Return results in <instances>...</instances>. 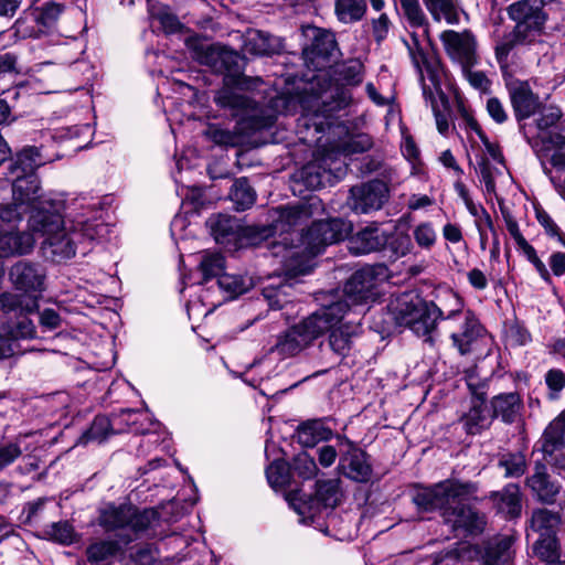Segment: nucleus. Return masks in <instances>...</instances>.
<instances>
[{
    "label": "nucleus",
    "mask_w": 565,
    "mask_h": 565,
    "mask_svg": "<svg viewBox=\"0 0 565 565\" xmlns=\"http://www.w3.org/2000/svg\"><path fill=\"white\" fill-rule=\"evenodd\" d=\"M131 557L136 565H152L158 557V551L151 545H143L137 547Z\"/></svg>",
    "instance_id": "nucleus-64"
},
{
    "label": "nucleus",
    "mask_w": 565,
    "mask_h": 565,
    "mask_svg": "<svg viewBox=\"0 0 565 565\" xmlns=\"http://www.w3.org/2000/svg\"><path fill=\"white\" fill-rule=\"evenodd\" d=\"M217 285L230 298H234L246 292L253 281L248 276L222 274L217 279Z\"/></svg>",
    "instance_id": "nucleus-46"
},
{
    "label": "nucleus",
    "mask_w": 565,
    "mask_h": 565,
    "mask_svg": "<svg viewBox=\"0 0 565 565\" xmlns=\"http://www.w3.org/2000/svg\"><path fill=\"white\" fill-rule=\"evenodd\" d=\"M352 100L351 93L345 88L335 87L330 96L321 99L322 108L319 109L322 117L328 118L332 111L347 107Z\"/></svg>",
    "instance_id": "nucleus-48"
},
{
    "label": "nucleus",
    "mask_w": 565,
    "mask_h": 565,
    "mask_svg": "<svg viewBox=\"0 0 565 565\" xmlns=\"http://www.w3.org/2000/svg\"><path fill=\"white\" fill-rule=\"evenodd\" d=\"M445 313L433 301H427L419 296L405 294L397 299L395 319L399 326L409 328L414 333L426 337V342L434 343L431 333L436 330Z\"/></svg>",
    "instance_id": "nucleus-6"
},
{
    "label": "nucleus",
    "mask_w": 565,
    "mask_h": 565,
    "mask_svg": "<svg viewBox=\"0 0 565 565\" xmlns=\"http://www.w3.org/2000/svg\"><path fill=\"white\" fill-rule=\"evenodd\" d=\"M231 199L237 210L244 211L254 204L256 194L248 181L241 178L234 182L231 189Z\"/></svg>",
    "instance_id": "nucleus-47"
},
{
    "label": "nucleus",
    "mask_w": 565,
    "mask_h": 565,
    "mask_svg": "<svg viewBox=\"0 0 565 565\" xmlns=\"http://www.w3.org/2000/svg\"><path fill=\"white\" fill-rule=\"evenodd\" d=\"M544 172L554 182L551 169L547 163L556 170L565 169V137L559 134L548 135L542 138V147L537 151Z\"/></svg>",
    "instance_id": "nucleus-24"
},
{
    "label": "nucleus",
    "mask_w": 565,
    "mask_h": 565,
    "mask_svg": "<svg viewBox=\"0 0 565 565\" xmlns=\"http://www.w3.org/2000/svg\"><path fill=\"white\" fill-rule=\"evenodd\" d=\"M534 41L530 38L523 39L522 35L518 33V30L513 29L511 32L507 33L500 41L497 42L494 47L495 58L501 66L508 65V57L512 50L519 45H527L533 43Z\"/></svg>",
    "instance_id": "nucleus-44"
},
{
    "label": "nucleus",
    "mask_w": 565,
    "mask_h": 565,
    "mask_svg": "<svg viewBox=\"0 0 565 565\" xmlns=\"http://www.w3.org/2000/svg\"><path fill=\"white\" fill-rule=\"evenodd\" d=\"M388 243V233L379 226L371 225L359 231L349 241V249L355 255L377 252Z\"/></svg>",
    "instance_id": "nucleus-25"
},
{
    "label": "nucleus",
    "mask_w": 565,
    "mask_h": 565,
    "mask_svg": "<svg viewBox=\"0 0 565 565\" xmlns=\"http://www.w3.org/2000/svg\"><path fill=\"white\" fill-rule=\"evenodd\" d=\"M402 10L412 26H423L425 14L418 0H401Z\"/></svg>",
    "instance_id": "nucleus-61"
},
{
    "label": "nucleus",
    "mask_w": 565,
    "mask_h": 565,
    "mask_svg": "<svg viewBox=\"0 0 565 565\" xmlns=\"http://www.w3.org/2000/svg\"><path fill=\"white\" fill-rule=\"evenodd\" d=\"M413 235L416 244L424 249H430L437 241V234L428 222L415 226Z\"/></svg>",
    "instance_id": "nucleus-59"
},
{
    "label": "nucleus",
    "mask_w": 565,
    "mask_h": 565,
    "mask_svg": "<svg viewBox=\"0 0 565 565\" xmlns=\"http://www.w3.org/2000/svg\"><path fill=\"white\" fill-rule=\"evenodd\" d=\"M347 311L348 305L343 301H337L315 311L297 326L308 341L312 343L313 340L337 326Z\"/></svg>",
    "instance_id": "nucleus-16"
},
{
    "label": "nucleus",
    "mask_w": 565,
    "mask_h": 565,
    "mask_svg": "<svg viewBox=\"0 0 565 565\" xmlns=\"http://www.w3.org/2000/svg\"><path fill=\"white\" fill-rule=\"evenodd\" d=\"M467 385L472 394L471 406L459 420L467 434L477 435L490 427L492 417L486 406V385L476 384L472 377H468Z\"/></svg>",
    "instance_id": "nucleus-19"
},
{
    "label": "nucleus",
    "mask_w": 565,
    "mask_h": 565,
    "mask_svg": "<svg viewBox=\"0 0 565 565\" xmlns=\"http://www.w3.org/2000/svg\"><path fill=\"white\" fill-rule=\"evenodd\" d=\"M291 470L300 478L307 480L313 478L318 469L313 457L308 452L302 451L295 456L291 463Z\"/></svg>",
    "instance_id": "nucleus-57"
},
{
    "label": "nucleus",
    "mask_w": 565,
    "mask_h": 565,
    "mask_svg": "<svg viewBox=\"0 0 565 565\" xmlns=\"http://www.w3.org/2000/svg\"><path fill=\"white\" fill-rule=\"evenodd\" d=\"M13 209H23V212L30 211V215L39 210H61L63 199H53L41 192L40 181L35 173L28 175L17 174L12 177Z\"/></svg>",
    "instance_id": "nucleus-10"
},
{
    "label": "nucleus",
    "mask_w": 565,
    "mask_h": 565,
    "mask_svg": "<svg viewBox=\"0 0 565 565\" xmlns=\"http://www.w3.org/2000/svg\"><path fill=\"white\" fill-rule=\"evenodd\" d=\"M527 486L545 503H553L559 493V486L550 481L545 467L536 465L534 473L527 478Z\"/></svg>",
    "instance_id": "nucleus-31"
},
{
    "label": "nucleus",
    "mask_w": 565,
    "mask_h": 565,
    "mask_svg": "<svg viewBox=\"0 0 565 565\" xmlns=\"http://www.w3.org/2000/svg\"><path fill=\"white\" fill-rule=\"evenodd\" d=\"M533 551L546 564L559 559V544L556 535L540 536L533 546Z\"/></svg>",
    "instance_id": "nucleus-51"
},
{
    "label": "nucleus",
    "mask_w": 565,
    "mask_h": 565,
    "mask_svg": "<svg viewBox=\"0 0 565 565\" xmlns=\"http://www.w3.org/2000/svg\"><path fill=\"white\" fill-rule=\"evenodd\" d=\"M159 519V513L154 509H145L138 511L132 507V515L129 521V529L134 532H142L153 526Z\"/></svg>",
    "instance_id": "nucleus-55"
},
{
    "label": "nucleus",
    "mask_w": 565,
    "mask_h": 565,
    "mask_svg": "<svg viewBox=\"0 0 565 565\" xmlns=\"http://www.w3.org/2000/svg\"><path fill=\"white\" fill-rule=\"evenodd\" d=\"M85 198L64 201L61 210H39L30 215L28 228L42 238L40 252L52 263H63L76 255L79 244L95 239L100 232L96 223L100 213Z\"/></svg>",
    "instance_id": "nucleus-2"
},
{
    "label": "nucleus",
    "mask_w": 565,
    "mask_h": 565,
    "mask_svg": "<svg viewBox=\"0 0 565 565\" xmlns=\"http://www.w3.org/2000/svg\"><path fill=\"white\" fill-rule=\"evenodd\" d=\"M436 21L445 20L449 24L459 21V14L452 0H423Z\"/></svg>",
    "instance_id": "nucleus-45"
},
{
    "label": "nucleus",
    "mask_w": 565,
    "mask_h": 565,
    "mask_svg": "<svg viewBox=\"0 0 565 565\" xmlns=\"http://www.w3.org/2000/svg\"><path fill=\"white\" fill-rule=\"evenodd\" d=\"M361 331V327L356 322L342 320L330 329L329 343L331 349L341 355H345L351 349L352 340Z\"/></svg>",
    "instance_id": "nucleus-28"
},
{
    "label": "nucleus",
    "mask_w": 565,
    "mask_h": 565,
    "mask_svg": "<svg viewBox=\"0 0 565 565\" xmlns=\"http://www.w3.org/2000/svg\"><path fill=\"white\" fill-rule=\"evenodd\" d=\"M379 270L382 267L365 266L352 274L344 286L342 300L348 305H360L373 300L376 296L375 288L379 280Z\"/></svg>",
    "instance_id": "nucleus-17"
},
{
    "label": "nucleus",
    "mask_w": 565,
    "mask_h": 565,
    "mask_svg": "<svg viewBox=\"0 0 565 565\" xmlns=\"http://www.w3.org/2000/svg\"><path fill=\"white\" fill-rule=\"evenodd\" d=\"M45 160L35 147L24 148L18 153L14 162L10 166L11 177L28 175L34 173L35 169L44 164Z\"/></svg>",
    "instance_id": "nucleus-36"
},
{
    "label": "nucleus",
    "mask_w": 565,
    "mask_h": 565,
    "mask_svg": "<svg viewBox=\"0 0 565 565\" xmlns=\"http://www.w3.org/2000/svg\"><path fill=\"white\" fill-rule=\"evenodd\" d=\"M290 469L282 460L274 461L267 469L266 476L269 484L275 489H280L289 483Z\"/></svg>",
    "instance_id": "nucleus-56"
},
{
    "label": "nucleus",
    "mask_w": 565,
    "mask_h": 565,
    "mask_svg": "<svg viewBox=\"0 0 565 565\" xmlns=\"http://www.w3.org/2000/svg\"><path fill=\"white\" fill-rule=\"evenodd\" d=\"M63 11V6L55 2H47L44 3L41 7H34L31 10V15L33 18V22L35 23L36 30L26 31L21 30V22L20 20L17 22L19 25V31L23 32L24 35L31 36V38H39L42 34H45L49 30H51L60 14Z\"/></svg>",
    "instance_id": "nucleus-26"
},
{
    "label": "nucleus",
    "mask_w": 565,
    "mask_h": 565,
    "mask_svg": "<svg viewBox=\"0 0 565 565\" xmlns=\"http://www.w3.org/2000/svg\"><path fill=\"white\" fill-rule=\"evenodd\" d=\"M310 344L296 324L278 338L274 351L282 358H288L297 355Z\"/></svg>",
    "instance_id": "nucleus-32"
},
{
    "label": "nucleus",
    "mask_w": 565,
    "mask_h": 565,
    "mask_svg": "<svg viewBox=\"0 0 565 565\" xmlns=\"http://www.w3.org/2000/svg\"><path fill=\"white\" fill-rule=\"evenodd\" d=\"M22 211H17L11 205H0V256L23 255L30 253L35 245V234L19 232L18 223L21 221Z\"/></svg>",
    "instance_id": "nucleus-11"
},
{
    "label": "nucleus",
    "mask_w": 565,
    "mask_h": 565,
    "mask_svg": "<svg viewBox=\"0 0 565 565\" xmlns=\"http://www.w3.org/2000/svg\"><path fill=\"white\" fill-rule=\"evenodd\" d=\"M451 297L455 300L457 308L450 310L445 316V320H450L456 317L461 319L460 330L451 334L454 345L458 349L461 355H483V348L487 347L489 342L484 329L471 311H462V305L459 298L454 295Z\"/></svg>",
    "instance_id": "nucleus-9"
},
{
    "label": "nucleus",
    "mask_w": 565,
    "mask_h": 565,
    "mask_svg": "<svg viewBox=\"0 0 565 565\" xmlns=\"http://www.w3.org/2000/svg\"><path fill=\"white\" fill-rule=\"evenodd\" d=\"M302 34L307 41L302 52L306 62L317 70L323 67L338 50L334 34L312 25L302 28Z\"/></svg>",
    "instance_id": "nucleus-14"
},
{
    "label": "nucleus",
    "mask_w": 565,
    "mask_h": 565,
    "mask_svg": "<svg viewBox=\"0 0 565 565\" xmlns=\"http://www.w3.org/2000/svg\"><path fill=\"white\" fill-rule=\"evenodd\" d=\"M440 39L447 55L461 68L477 63L476 40L469 31L447 30L441 33Z\"/></svg>",
    "instance_id": "nucleus-20"
},
{
    "label": "nucleus",
    "mask_w": 565,
    "mask_h": 565,
    "mask_svg": "<svg viewBox=\"0 0 565 565\" xmlns=\"http://www.w3.org/2000/svg\"><path fill=\"white\" fill-rule=\"evenodd\" d=\"M493 416L501 417L505 423H514L522 409L521 396L515 392L503 393L491 401Z\"/></svg>",
    "instance_id": "nucleus-30"
},
{
    "label": "nucleus",
    "mask_w": 565,
    "mask_h": 565,
    "mask_svg": "<svg viewBox=\"0 0 565 565\" xmlns=\"http://www.w3.org/2000/svg\"><path fill=\"white\" fill-rule=\"evenodd\" d=\"M111 422L106 416H97L90 427L81 436L79 444L102 443L110 434Z\"/></svg>",
    "instance_id": "nucleus-50"
},
{
    "label": "nucleus",
    "mask_w": 565,
    "mask_h": 565,
    "mask_svg": "<svg viewBox=\"0 0 565 565\" xmlns=\"http://www.w3.org/2000/svg\"><path fill=\"white\" fill-rule=\"evenodd\" d=\"M245 51L254 55H270L276 53L279 47V41L262 31L248 33L245 40Z\"/></svg>",
    "instance_id": "nucleus-37"
},
{
    "label": "nucleus",
    "mask_w": 565,
    "mask_h": 565,
    "mask_svg": "<svg viewBox=\"0 0 565 565\" xmlns=\"http://www.w3.org/2000/svg\"><path fill=\"white\" fill-rule=\"evenodd\" d=\"M315 204L312 200L308 204L278 207L273 211V232L290 235V238L284 237L281 242L273 245V255L281 257V264L288 273H307L309 260L313 256L327 246L345 239L352 232L350 222L334 217L313 222L305 233H298L296 227L310 217V207Z\"/></svg>",
    "instance_id": "nucleus-1"
},
{
    "label": "nucleus",
    "mask_w": 565,
    "mask_h": 565,
    "mask_svg": "<svg viewBox=\"0 0 565 565\" xmlns=\"http://www.w3.org/2000/svg\"><path fill=\"white\" fill-rule=\"evenodd\" d=\"M545 384L548 388V397L555 399L565 387V373L559 369H551L546 372Z\"/></svg>",
    "instance_id": "nucleus-60"
},
{
    "label": "nucleus",
    "mask_w": 565,
    "mask_h": 565,
    "mask_svg": "<svg viewBox=\"0 0 565 565\" xmlns=\"http://www.w3.org/2000/svg\"><path fill=\"white\" fill-rule=\"evenodd\" d=\"M44 534L47 539L64 545L72 544L75 539L74 529L67 521H60L50 524L44 530Z\"/></svg>",
    "instance_id": "nucleus-54"
},
{
    "label": "nucleus",
    "mask_w": 565,
    "mask_h": 565,
    "mask_svg": "<svg viewBox=\"0 0 565 565\" xmlns=\"http://www.w3.org/2000/svg\"><path fill=\"white\" fill-rule=\"evenodd\" d=\"M316 498L327 508H334L341 498L340 481L330 479L317 482Z\"/></svg>",
    "instance_id": "nucleus-49"
},
{
    "label": "nucleus",
    "mask_w": 565,
    "mask_h": 565,
    "mask_svg": "<svg viewBox=\"0 0 565 565\" xmlns=\"http://www.w3.org/2000/svg\"><path fill=\"white\" fill-rule=\"evenodd\" d=\"M132 515V507L121 504L119 507L108 505L105 508L99 516V524L106 531H115L119 529L129 527V521Z\"/></svg>",
    "instance_id": "nucleus-35"
},
{
    "label": "nucleus",
    "mask_w": 565,
    "mask_h": 565,
    "mask_svg": "<svg viewBox=\"0 0 565 565\" xmlns=\"http://www.w3.org/2000/svg\"><path fill=\"white\" fill-rule=\"evenodd\" d=\"M199 268L203 276L202 281L218 278L224 269V257L218 253L206 252L202 255Z\"/></svg>",
    "instance_id": "nucleus-52"
},
{
    "label": "nucleus",
    "mask_w": 565,
    "mask_h": 565,
    "mask_svg": "<svg viewBox=\"0 0 565 565\" xmlns=\"http://www.w3.org/2000/svg\"><path fill=\"white\" fill-rule=\"evenodd\" d=\"M262 294L268 307L270 309L278 310L291 301L294 287L289 282H270L264 286Z\"/></svg>",
    "instance_id": "nucleus-39"
},
{
    "label": "nucleus",
    "mask_w": 565,
    "mask_h": 565,
    "mask_svg": "<svg viewBox=\"0 0 565 565\" xmlns=\"http://www.w3.org/2000/svg\"><path fill=\"white\" fill-rule=\"evenodd\" d=\"M343 166L339 152L324 151L301 169L300 177L308 188L316 190L340 178L344 173Z\"/></svg>",
    "instance_id": "nucleus-13"
},
{
    "label": "nucleus",
    "mask_w": 565,
    "mask_h": 565,
    "mask_svg": "<svg viewBox=\"0 0 565 565\" xmlns=\"http://www.w3.org/2000/svg\"><path fill=\"white\" fill-rule=\"evenodd\" d=\"M14 321L7 322L4 332L12 341L20 339H33L36 335L35 326L28 317L30 313H4Z\"/></svg>",
    "instance_id": "nucleus-40"
},
{
    "label": "nucleus",
    "mask_w": 565,
    "mask_h": 565,
    "mask_svg": "<svg viewBox=\"0 0 565 565\" xmlns=\"http://www.w3.org/2000/svg\"><path fill=\"white\" fill-rule=\"evenodd\" d=\"M340 79L349 86H356L363 81V64L353 60L343 64L339 70Z\"/></svg>",
    "instance_id": "nucleus-58"
},
{
    "label": "nucleus",
    "mask_w": 565,
    "mask_h": 565,
    "mask_svg": "<svg viewBox=\"0 0 565 565\" xmlns=\"http://www.w3.org/2000/svg\"><path fill=\"white\" fill-rule=\"evenodd\" d=\"M185 45L198 63L210 67L215 73L225 74L223 86L226 77H246L235 73L238 70L239 55L233 50L221 44H209L198 36L186 39Z\"/></svg>",
    "instance_id": "nucleus-8"
},
{
    "label": "nucleus",
    "mask_w": 565,
    "mask_h": 565,
    "mask_svg": "<svg viewBox=\"0 0 565 565\" xmlns=\"http://www.w3.org/2000/svg\"><path fill=\"white\" fill-rule=\"evenodd\" d=\"M118 550L119 545L115 541H98L87 547L86 555L90 563H98L117 554Z\"/></svg>",
    "instance_id": "nucleus-53"
},
{
    "label": "nucleus",
    "mask_w": 565,
    "mask_h": 565,
    "mask_svg": "<svg viewBox=\"0 0 565 565\" xmlns=\"http://www.w3.org/2000/svg\"><path fill=\"white\" fill-rule=\"evenodd\" d=\"M340 446L339 469L349 479L367 482L372 475L366 454L345 437H338Z\"/></svg>",
    "instance_id": "nucleus-18"
},
{
    "label": "nucleus",
    "mask_w": 565,
    "mask_h": 565,
    "mask_svg": "<svg viewBox=\"0 0 565 565\" xmlns=\"http://www.w3.org/2000/svg\"><path fill=\"white\" fill-rule=\"evenodd\" d=\"M544 458L553 466L565 469V417L554 419L543 435Z\"/></svg>",
    "instance_id": "nucleus-21"
},
{
    "label": "nucleus",
    "mask_w": 565,
    "mask_h": 565,
    "mask_svg": "<svg viewBox=\"0 0 565 565\" xmlns=\"http://www.w3.org/2000/svg\"><path fill=\"white\" fill-rule=\"evenodd\" d=\"M511 105L516 120L521 121L533 116L540 108L539 97L526 82H512L508 85Z\"/></svg>",
    "instance_id": "nucleus-23"
},
{
    "label": "nucleus",
    "mask_w": 565,
    "mask_h": 565,
    "mask_svg": "<svg viewBox=\"0 0 565 565\" xmlns=\"http://www.w3.org/2000/svg\"><path fill=\"white\" fill-rule=\"evenodd\" d=\"M334 12L338 20L350 24L361 21L366 12L365 0H335Z\"/></svg>",
    "instance_id": "nucleus-41"
},
{
    "label": "nucleus",
    "mask_w": 565,
    "mask_h": 565,
    "mask_svg": "<svg viewBox=\"0 0 565 565\" xmlns=\"http://www.w3.org/2000/svg\"><path fill=\"white\" fill-rule=\"evenodd\" d=\"M206 224L214 239L220 244L231 243L238 236V220L230 215H212L209 217Z\"/></svg>",
    "instance_id": "nucleus-29"
},
{
    "label": "nucleus",
    "mask_w": 565,
    "mask_h": 565,
    "mask_svg": "<svg viewBox=\"0 0 565 565\" xmlns=\"http://www.w3.org/2000/svg\"><path fill=\"white\" fill-rule=\"evenodd\" d=\"M388 199V188L381 180H372L351 188L349 207L359 214L380 210Z\"/></svg>",
    "instance_id": "nucleus-15"
},
{
    "label": "nucleus",
    "mask_w": 565,
    "mask_h": 565,
    "mask_svg": "<svg viewBox=\"0 0 565 565\" xmlns=\"http://www.w3.org/2000/svg\"><path fill=\"white\" fill-rule=\"evenodd\" d=\"M562 117V111L557 107H544L535 120L539 130H546L557 124Z\"/></svg>",
    "instance_id": "nucleus-63"
},
{
    "label": "nucleus",
    "mask_w": 565,
    "mask_h": 565,
    "mask_svg": "<svg viewBox=\"0 0 565 565\" xmlns=\"http://www.w3.org/2000/svg\"><path fill=\"white\" fill-rule=\"evenodd\" d=\"M259 83L258 77H226L225 85L214 95V103L238 120L233 129L221 124H209L204 130L209 140L220 147H239L250 132L274 124L273 115L266 114L255 100L242 93L255 88Z\"/></svg>",
    "instance_id": "nucleus-3"
},
{
    "label": "nucleus",
    "mask_w": 565,
    "mask_h": 565,
    "mask_svg": "<svg viewBox=\"0 0 565 565\" xmlns=\"http://www.w3.org/2000/svg\"><path fill=\"white\" fill-rule=\"evenodd\" d=\"M385 247H387L395 257H402L411 252L413 244L408 235L388 234V243Z\"/></svg>",
    "instance_id": "nucleus-62"
},
{
    "label": "nucleus",
    "mask_w": 565,
    "mask_h": 565,
    "mask_svg": "<svg viewBox=\"0 0 565 565\" xmlns=\"http://www.w3.org/2000/svg\"><path fill=\"white\" fill-rule=\"evenodd\" d=\"M544 0H520L508 8V14L515 22L514 29L523 38L533 41L541 35L546 21Z\"/></svg>",
    "instance_id": "nucleus-12"
},
{
    "label": "nucleus",
    "mask_w": 565,
    "mask_h": 565,
    "mask_svg": "<svg viewBox=\"0 0 565 565\" xmlns=\"http://www.w3.org/2000/svg\"><path fill=\"white\" fill-rule=\"evenodd\" d=\"M489 498L499 512L512 518L520 515L521 493L518 484L509 483L501 491L491 492Z\"/></svg>",
    "instance_id": "nucleus-27"
},
{
    "label": "nucleus",
    "mask_w": 565,
    "mask_h": 565,
    "mask_svg": "<svg viewBox=\"0 0 565 565\" xmlns=\"http://www.w3.org/2000/svg\"><path fill=\"white\" fill-rule=\"evenodd\" d=\"M41 435L31 431L19 434L13 439L0 441V471L13 463L23 454L28 456L41 448Z\"/></svg>",
    "instance_id": "nucleus-22"
},
{
    "label": "nucleus",
    "mask_w": 565,
    "mask_h": 565,
    "mask_svg": "<svg viewBox=\"0 0 565 565\" xmlns=\"http://www.w3.org/2000/svg\"><path fill=\"white\" fill-rule=\"evenodd\" d=\"M559 524L561 518L558 513L550 510L540 509L532 514L531 526L540 536L556 535Z\"/></svg>",
    "instance_id": "nucleus-42"
},
{
    "label": "nucleus",
    "mask_w": 565,
    "mask_h": 565,
    "mask_svg": "<svg viewBox=\"0 0 565 565\" xmlns=\"http://www.w3.org/2000/svg\"><path fill=\"white\" fill-rule=\"evenodd\" d=\"M480 174L486 191L490 194L495 193L498 181H503L508 178L504 162L492 163L489 158H484L480 162Z\"/></svg>",
    "instance_id": "nucleus-43"
},
{
    "label": "nucleus",
    "mask_w": 565,
    "mask_h": 565,
    "mask_svg": "<svg viewBox=\"0 0 565 565\" xmlns=\"http://www.w3.org/2000/svg\"><path fill=\"white\" fill-rule=\"evenodd\" d=\"M413 45L408 46V51L422 83L423 95L425 99L429 100L431 104L438 131L441 135H445L449 129L447 115L437 109L433 90L425 84V76H427L434 87L438 88L441 73L440 62L434 52L425 51L422 46H419L415 36L413 38Z\"/></svg>",
    "instance_id": "nucleus-7"
},
{
    "label": "nucleus",
    "mask_w": 565,
    "mask_h": 565,
    "mask_svg": "<svg viewBox=\"0 0 565 565\" xmlns=\"http://www.w3.org/2000/svg\"><path fill=\"white\" fill-rule=\"evenodd\" d=\"M9 278L14 288L22 294L1 292L0 309L2 313L35 312L39 309V299L45 290V268L39 263L20 260L10 268Z\"/></svg>",
    "instance_id": "nucleus-5"
},
{
    "label": "nucleus",
    "mask_w": 565,
    "mask_h": 565,
    "mask_svg": "<svg viewBox=\"0 0 565 565\" xmlns=\"http://www.w3.org/2000/svg\"><path fill=\"white\" fill-rule=\"evenodd\" d=\"M332 437V430L321 420H309L298 429V440L306 447H313L322 440Z\"/></svg>",
    "instance_id": "nucleus-38"
},
{
    "label": "nucleus",
    "mask_w": 565,
    "mask_h": 565,
    "mask_svg": "<svg viewBox=\"0 0 565 565\" xmlns=\"http://www.w3.org/2000/svg\"><path fill=\"white\" fill-rule=\"evenodd\" d=\"M115 425H125L127 431L135 434H146L149 431L152 420L147 412H140L135 409H122L118 415L114 417ZM119 428L118 431H122Z\"/></svg>",
    "instance_id": "nucleus-34"
},
{
    "label": "nucleus",
    "mask_w": 565,
    "mask_h": 565,
    "mask_svg": "<svg viewBox=\"0 0 565 565\" xmlns=\"http://www.w3.org/2000/svg\"><path fill=\"white\" fill-rule=\"evenodd\" d=\"M478 489L476 482L446 479L430 487L417 488L413 502L419 511H440L444 522L454 530L479 534L486 526L484 516L461 502L476 499Z\"/></svg>",
    "instance_id": "nucleus-4"
},
{
    "label": "nucleus",
    "mask_w": 565,
    "mask_h": 565,
    "mask_svg": "<svg viewBox=\"0 0 565 565\" xmlns=\"http://www.w3.org/2000/svg\"><path fill=\"white\" fill-rule=\"evenodd\" d=\"M513 539L504 535L489 541L482 553V561L484 565H500L507 563L512 556Z\"/></svg>",
    "instance_id": "nucleus-33"
}]
</instances>
